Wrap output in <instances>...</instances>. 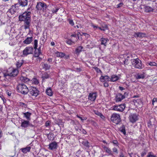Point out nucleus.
Instances as JSON below:
<instances>
[{"label":"nucleus","instance_id":"3c124183","mask_svg":"<svg viewBox=\"0 0 157 157\" xmlns=\"http://www.w3.org/2000/svg\"><path fill=\"white\" fill-rule=\"evenodd\" d=\"M77 117L78 118H79L82 121L84 120H86L87 119V118L85 117H81L78 115H77Z\"/></svg>","mask_w":157,"mask_h":157},{"label":"nucleus","instance_id":"39448f33","mask_svg":"<svg viewBox=\"0 0 157 157\" xmlns=\"http://www.w3.org/2000/svg\"><path fill=\"white\" fill-rule=\"evenodd\" d=\"M110 119L112 121L116 124H118L121 121L120 115L116 113L112 114Z\"/></svg>","mask_w":157,"mask_h":157},{"label":"nucleus","instance_id":"49530a36","mask_svg":"<svg viewBox=\"0 0 157 157\" xmlns=\"http://www.w3.org/2000/svg\"><path fill=\"white\" fill-rule=\"evenodd\" d=\"M157 102V98H154L152 100V105H154Z\"/></svg>","mask_w":157,"mask_h":157},{"label":"nucleus","instance_id":"423d86ee","mask_svg":"<svg viewBox=\"0 0 157 157\" xmlns=\"http://www.w3.org/2000/svg\"><path fill=\"white\" fill-rule=\"evenodd\" d=\"M47 6L46 4L43 2H38L36 8L38 10H42L43 12H45L46 10Z\"/></svg>","mask_w":157,"mask_h":157},{"label":"nucleus","instance_id":"5701e85b","mask_svg":"<svg viewBox=\"0 0 157 157\" xmlns=\"http://www.w3.org/2000/svg\"><path fill=\"white\" fill-rule=\"evenodd\" d=\"M144 8L145 12L147 13L152 12L153 10V9L152 8L148 6H144Z\"/></svg>","mask_w":157,"mask_h":157},{"label":"nucleus","instance_id":"338daca9","mask_svg":"<svg viewBox=\"0 0 157 157\" xmlns=\"http://www.w3.org/2000/svg\"><path fill=\"white\" fill-rule=\"evenodd\" d=\"M29 126H30V127H34V125L32 124H31L29 121Z\"/></svg>","mask_w":157,"mask_h":157},{"label":"nucleus","instance_id":"774afa93","mask_svg":"<svg viewBox=\"0 0 157 157\" xmlns=\"http://www.w3.org/2000/svg\"><path fill=\"white\" fill-rule=\"evenodd\" d=\"M58 124L60 127H61L63 126V124L62 123H58Z\"/></svg>","mask_w":157,"mask_h":157},{"label":"nucleus","instance_id":"412c9836","mask_svg":"<svg viewBox=\"0 0 157 157\" xmlns=\"http://www.w3.org/2000/svg\"><path fill=\"white\" fill-rule=\"evenodd\" d=\"M100 41L101 42V45H104L105 46L106 45L107 43L109 41V40L107 38H102L100 40Z\"/></svg>","mask_w":157,"mask_h":157},{"label":"nucleus","instance_id":"c85d7f7f","mask_svg":"<svg viewBox=\"0 0 157 157\" xmlns=\"http://www.w3.org/2000/svg\"><path fill=\"white\" fill-rule=\"evenodd\" d=\"M55 54L56 56L61 58L64 57L65 55V54L64 53L60 52H55Z\"/></svg>","mask_w":157,"mask_h":157},{"label":"nucleus","instance_id":"a18cd8bd","mask_svg":"<svg viewBox=\"0 0 157 157\" xmlns=\"http://www.w3.org/2000/svg\"><path fill=\"white\" fill-rule=\"evenodd\" d=\"M23 63L21 62H17L16 64V66L17 68L20 67L22 65Z\"/></svg>","mask_w":157,"mask_h":157},{"label":"nucleus","instance_id":"a211bd4d","mask_svg":"<svg viewBox=\"0 0 157 157\" xmlns=\"http://www.w3.org/2000/svg\"><path fill=\"white\" fill-rule=\"evenodd\" d=\"M109 77L107 75H105V76L101 75L100 78V81L101 82H104L109 81Z\"/></svg>","mask_w":157,"mask_h":157},{"label":"nucleus","instance_id":"6e6552de","mask_svg":"<svg viewBox=\"0 0 157 157\" xmlns=\"http://www.w3.org/2000/svg\"><path fill=\"white\" fill-rule=\"evenodd\" d=\"M33 49L32 47H27L24 49L23 52V55L24 56H26L28 55L33 54Z\"/></svg>","mask_w":157,"mask_h":157},{"label":"nucleus","instance_id":"58836bf2","mask_svg":"<svg viewBox=\"0 0 157 157\" xmlns=\"http://www.w3.org/2000/svg\"><path fill=\"white\" fill-rule=\"evenodd\" d=\"M59 9V8L58 7H55V9L53 8L52 10V12L53 13H56Z\"/></svg>","mask_w":157,"mask_h":157},{"label":"nucleus","instance_id":"20e7f679","mask_svg":"<svg viewBox=\"0 0 157 157\" xmlns=\"http://www.w3.org/2000/svg\"><path fill=\"white\" fill-rule=\"evenodd\" d=\"M131 61L132 65L134 67L139 69L143 68L142 62L139 59H133Z\"/></svg>","mask_w":157,"mask_h":157},{"label":"nucleus","instance_id":"72a5a7b5","mask_svg":"<svg viewBox=\"0 0 157 157\" xmlns=\"http://www.w3.org/2000/svg\"><path fill=\"white\" fill-rule=\"evenodd\" d=\"M49 77V75L47 73L45 72L43 74L42 76V78L43 79H47Z\"/></svg>","mask_w":157,"mask_h":157},{"label":"nucleus","instance_id":"a878e982","mask_svg":"<svg viewBox=\"0 0 157 157\" xmlns=\"http://www.w3.org/2000/svg\"><path fill=\"white\" fill-rule=\"evenodd\" d=\"M119 79V77L116 75H113L111 76L110 81L112 82H115Z\"/></svg>","mask_w":157,"mask_h":157},{"label":"nucleus","instance_id":"69168bd1","mask_svg":"<svg viewBox=\"0 0 157 157\" xmlns=\"http://www.w3.org/2000/svg\"><path fill=\"white\" fill-rule=\"evenodd\" d=\"M119 89L122 91L123 90H125V88H124V87H121V86H119Z\"/></svg>","mask_w":157,"mask_h":157},{"label":"nucleus","instance_id":"680f3d73","mask_svg":"<svg viewBox=\"0 0 157 157\" xmlns=\"http://www.w3.org/2000/svg\"><path fill=\"white\" fill-rule=\"evenodd\" d=\"M0 97L2 98V100H3V102L4 103H5L6 102V100L5 98L4 97H2L0 96Z\"/></svg>","mask_w":157,"mask_h":157},{"label":"nucleus","instance_id":"bf43d9fd","mask_svg":"<svg viewBox=\"0 0 157 157\" xmlns=\"http://www.w3.org/2000/svg\"><path fill=\"white\" fill-rule=\"evenodd\" d=\"M123 4L122 2H121L117 5V8H118L122 6Z\"/></svg>","mask_w":157,"mask_h":157},{"label":"nucleus","instance_id":"f257e3e1","mask_svg":"<svg viewBox=\"0 0 157 157\" xmlns=\"http://www.w3.org/2000/svg\"><path fill=\"white\" fill-rule=\"evenodd\" d=\"M31 13L30 11H25L19 16V21H24V27L25 29H29L30 26Z\"/></svg>","mask_w":157,"mask_h":157},{"label":"nucleus","instance_id":"b1692460","mask_svg":"<svg viewBox=\"0 0 157 157\" xmlns=\"http://www.w3.org/2000/svg\"><path fill=\"white\" fill-rule=\"evenodd\" d=\"M27 0H18V3L20 6H26L27 4Z\"/></svg>","mask_w":157,"mask_h":157},{"label":"nucleus","instance_id":"393cba45","mask_svg":"<svg viewBox=\"0 0 157 157\" xmlns=\"http://www.w3.org/2000/svg\"><path fill=\"white\" fill-rule=\"evenodd\" d=\"M83 49V47L80 46L77 47L75 49V53L77 55H79L80 52L82 51Z\"/></svg>","mask_w":157,"mask_h":157},{"label":"nucleus","instance_id":"e2e57ef3","mask_svg":"<svg viewBox=\"0 0 157 157\" xmlns=\"http://www.w3.org/2000/svg\"><path fill=\"white\" fill-rule=\"evenodd\" d=\"M104 85L105 87H107L109 86L107 82H105L104 84Z\"/></svg>","mask_w":157,"mask_h":157},{"label":"nucleus","instance_id":"1a4fd4ad","mask_svg":"<svg viewBox=\"0 0 157 157\" xmlns=\"http://www.w3.org/2000/svg\"><path fill=\"white\" fill-rule=\"evenodd\" d=\"M128 94L127 92H124V95L120 93H118L116 96V101L117 102L120 101L123 99L127 97Z\"/></svg>","mask_w":157,"mask_h":157},{"label":"nucleus","instance_id":"4c0bfd02","mask_svg":"<svg viewBox=\"0 0 157 157\" xmlns=\"http://www.w3.org/2000/svg\"><path fill=\"white\" fill-rule=\"evenodd\" d=\"M122 129L120 130V131L122 132L124 135L126 134V131L125 127L124 125H122L121 127Z\"/></svg>","mask_w":157,"mask_h":157},{"label":"nucleus","instance_id":"bb28decb","mask_svg":"<svg viewBox=\"0 0 157 157\" xmlns=\"http://www.w3.org/2000/svg\"><path fill=\"white\" fill-rule=\"evenodd\" d=\"M20 80L22 82L25 83H28L29 82H30V80L29 78L24 76L21 77L20 78Z\"/></svg>","mask_w":157,"mask_h":157},{"label":"nucleus","instance_id":"ddd939ff","mask_svg":"<svg viewBox=\"0 0 157 157\" xmlns=\"http://www.w3.org/2000/svg\"><path fill=\"white\" fill-rule=\"evenodd\" d=\"M102 147L105 151L109 155H113V154L111 149L105 145H102Z\"/></svg>","mask_w":157,"mask_h":157},{"label":"nucleus","instance_id":"13d9d810","mask_svg":"<svg viewBox=\"0 0 157 157\" xmlns=\"http://www.w3.org/2000/svg\"><path fill=\"white\" fill-rule=\"evenodd\" d=\"M95 69L97 72H101V73H102L101 71L99 68H98L97 67H96L95 68Z\"/></svg>","mask_w":157,"mask_h":157},{"label":"nucleus","instance_id":"09e8293b","mask_svg":"<svg viewBox=\"0 0 157 157\" xmlns=\"http://www.w3.org/2000/svg\"><path fill=\"white\" fill-rule=\"evenodd\" d=\"M38 54L35 53L34 55V56L36 58L37 57H38L41 54L40 51V50H39V48L38 49Z\"/></svg>","mask_w":157,"mask_h":157},{"label":"nucleus","instance_id":"0eeeda50","mask_svg":"<svg viewBox=\"0 0 157 157\" xmlns=\"http://www.w3.org/2000/svg\"><path fill=\"white\" fill-rule=\"evenodd\" d=\"M29 95L30 96L36 97L39 94V91L36 87H32L29 90Z\"/></svg>","mask_w":157,"mask_h":157},{"label":"nucleus","instance_id":"4468645a","mask_svg":"<svg viewBox=\"0 0 157 157\" xmlns=\"http://www.w3.org/2000/svg\"><path fill=\"white\" fill-rule=\"evenodd\" d=\"M134 77L136 79H143L145 78L144 73H137L134 75Z\"/></svg>","mask_w":157,"mask_h":157},{"label":"nucleus","instance_id":"dca6fc26","mask_svg":"<svg viewBox=\"0 0 157 157\" xmlns=\"http://www.w3.org/2000/svg\"><path fill=\"white\" fill-rule=\"evenodd\" d=\"M23 115V117L25 118L28 121H30L31 120V116L32 115V113L29 112H27L26 113H22Z\"/></svg>","mask_w":157,"mask_h":157},{"label":"nucleus","instance_id":"603ef678","mask_svg":"<svg viewBox=\"0 0 157 157\" xmlns=\"http://www.w3.org/2000/svg\"><path fill=\"white\" fill-rule=\"evenodd\" d=\"M68 21L69 24L71 25H74V23L72 20H71L70 19L68 20Z\"/></svg>","mask_w":157,"mask_h":157},{"label":"nucleus","instance_id":"c756f323","mask_svg":"<svg viewBox=\"0 0 157 157\" xmlns=\"http://www.w3.org/2000/svg\"><path fill=\"white\" fill-rule=\"evenodd\" d=\"M46 92L47 94L49 96H51L53 95V92L51 88H48L46 90Z\"/></svg>","mask_w":157,"mask_h":157},{"label":"nucleus","instance_id":"aec40b11","mask_svg":"<svg viewBox=\"0 0 157 157\" xmlns=\"http://www.w3.org/2000/svg\"><path fill=\"white\" fill-rule=\"evenodd\" d=\"M92 26L94 28H98L99 29L102 31H105L106 30L108 29V26L107 25H104V26L103 27V28L105 29H102L101 27H98V26H96L94 25L93 24L92 25Z\"/></svg>","mask_w":157,"mask_h":157},{"label":"nucleus","instance_id":"f03ea898","mask_svg":"<svg viewBox=\"0 0 157 157\" xmlns=\"http://www.w3.org/2000/svg\"><path fill=\"white\" fill-rule=\"evenodd\" d=\"M18 73V70L12 67L9 68L7 71L4 74V76L6 78L7 76L15 77Z\"/></svg>","mask_w":157,"mask_h":157},{"label":"nucleus","instance_id":"864d4df0","mask_svg":"<svg viewBox=\"0 0 157 157\" xmlns=\"http://www.w3.org/2000/svg\"><path fill=\"white\" fill-rule=\"evenodd\" d=\"M113 152L117 154L118 153V150L116 147H114L113 148Z\"/></svg>","mask_w":157,"mask_h":157},{"label":"nucleus","instance_id":"7c9ffc66","mask_svg":"<svg viewBox=\"0 0 157 157\" xmlns=\"http://www.w3.org/2000/svg\"><path fill=\"white\" fill-rule=\"evenodd\" d=\"M17 4H15L14 6H11L10 10V11H13V12H15L17 11L18 10V7H16V6Z\"/></svg>","mask_w":157,"mask_h":157},{"label":"nucleus","instance_id":"f704fd0d","mask_svg":"<svg viewBox=\"0 0 157 157\" xmlns=\"http://www.w3.org/2000/svg\"><path fill=\"white\" fill-rule=\"evenodd\" d=\"M30 82L35 85L38 84L39 83V81L35 78H33L32 79L30 80Z\"/></svg>","mask_w":157,"mask_h":157},{"label":"nucleus","instance_id":"37998d69","mask_svg":"<svg viewBox=\"0 0 157 157\" xmlns=\"http://www.w3.org/2000/svg\"><path fill=\"white\" fill-rule=\"evenodd\" d=\"M148 63L150 66H157V63L154 62H150Z\"/></svg>","mask_w":157,"mask_h":157},{"label":"nucleus","instance_id":"6e6d98bb","mask_svg":"<svg viewBox=\"0 0 157 157\" xmlns=\"http://www.w3.org/2000/svg\"><path fill=\"white\" fill-rule=\"evenodd\" d=\"M119 157H125L122 152L120 153Z\"/></svg>","mask_w":157,"mask_h":157},{"label":"nucleus","instance_id":"2f4dec72","mask_svg":"<svg viewBox=\"0 0 157 157\" xmlns=\"http://www.w3.org/2000/svg\"><path fill=\"white\" fill-rule=\"evenodd\" d=\"M43 67L45 70H49L50 68V65L47 63H44L42 64Z\"/></svg>","mask_w":157,"mask_h":157},{"label":"nucleus","instance_id":"4d7b16f0","mask_svg":"<svg viewBox=\"0 0 157 157\" xmlns=\"http://www.w3.org/2000/svg\"><path fill=\"white\" fill-rule=\"evenodd\" d=\"M41 59H42V58H40L39 56L37 57L36 58V61L37 62H40V61H41Z\"/></svg>","mask_w":157,"mask_h":157},{"label":"nucleus","instance_id":"ea45409f","mask_svg":"<svg viewBox=\"0 0 157 157\" xmlns=\"http://www.w3.org/2000/svg\"><path fill=\"white\" fill-rule=\"evenodd\" d=\"M45 126L46 127H51V121H47L45 123Z\"/></svg>","mask_w":157,"mask_h":157},{"label":"nucleus","instance_id":"9b49d317","mask_svg":"<svg viewBox=\"0 0 157 157\" xmlns=\"http://www.w3.org/2000/svg\"><path fill=\"white\" fill-rule=\"evenodd\" d=\"M129 119L131 122L135 123L138 120V116L135 113H131L129 116Z\"/></svg>","mask_w":157,"mask_h":157},{"label":"nucleus","instance_id":"9d476101","mask_svg":"<svg viewBox=\"0 0 157 157\" xmlns=\"http://www.w3.org/2000/svg\"><path fill=\"white\" fill-rule=\"evenodd\" d=\"M124 104H121L117 105H114L113 106L112 110L119 112L123 111L125 108Z\"/></svg>","mask_w":157,"mask_h":157},{"label":"nucleus","instance_id":"8fccbe9b","mask_svg":"<svg viewBox=\"0 0 157 157\" xmlns=\"http://www.w3.org/2000/svg\"><path fill=\"white\" fill-rule=\"evenodd\" d=\"M151 152L149 153L147 155V157H156L155 155L151 154Z\"/></svg>","mask_w":157,"mask_h":157},{"label":"nucleus","instance_id":"c9c22d12","mask_svg":"<svg viewBox=\"0 0 157 157\" xmlns=\"http://www.w3.org/2000/svg\"><path fill=\"white\" fill-rule=\"evenodd\" d=\"M83 145L87 148L90 147V144L88 141L86 140H84L82 143Z\"/></svg>","mask_w":157,"mask_h":157},{"label":"nucleus","instance_id":"e433bc0d","mask_svg":"<svg viewBox=\"0 0 157 157\" xmlns=\"http://www.w3.org/2000/svg\"><path fill=\"white\" fill-rule=\"evenodd\" d=\"M95 113L97 115L103 119L104 118V116L100 112L98 111H95Z\"/></svg>","mask_w":157,"mask_h":157},{"label":"nucleus","instance_id":"cd10ccee","mask_svg":"<svg viewBox=\"0 0 157 157\" xmlns=\"http://www.w3.org/2000/svg\"><path fill=\"white\" fill-rule=\"evenodd\" d=\"M31 148L30 147L27 146L25 148L21 149V150L23 153H26L30 151Z\"/></svg>","mask_w":157,"mask_h":157},{"label":"nucleus","instance_id":"0e129e2a","mask_svg":"<svg viewBox=\"0 0 157 157\" xmlns=\"http://www.w3.org/2000/svg\"><path fill=\"white\" fill-rule=\"evenodd\" d=\"M128 154L130 157H134V155L132 153H129Z\"/></svg>","mask_w":157,"mask_h":157},{"label":"nucleus","instance_id":"de8ad7c7","mask_svg":"<svg viewBox=\"0 0 157 157\" xmlns=\"http://www.w3.org/2000/svg\"><path fill=\"white\" fill-rule=\"evenodd\" d=\"M113 143L114 144L116 145V146H118V143L117 140H114L113 141Z\"/></svg>","mask_w":157,"mask_h":157},{"label":"nucleus","instance_id":"79ce46f5","mask_svg":"<svg viewBox=\"0 0 157 157\" xmlns=\"http://www.w3.org/2000/svg\"><path fill=\"white\" fill-rule=\"evenodd\" d=\"M38 41L36 40H34V48L36 50L37 48Z\"/></svg>","mask_w":157,"mask_h":157},{"label":"nucleus","instance_id":"c03bdc74","mask_svg":"<svg viewBox=\"0 0 157 157\" xmlns=\"http://www.w3.org/2000/svg\"><path fill=\"white\" fill-rule=\"evenodd\" d=\"M71 37H73L75 38V39L73 40L75 41L76 42L78 40V39L77 37V35L76 34H72L71 36Z\"/></svg>","mask_w":157,"mask_h":157},{"label":"nucleus","instance_id":"f8f14e48","mask_svg":"<svg viewBox=\"0 0 157 157\" xmlns=\"http://www.w3.org/2000/svg\"><path fill=\"white\" fill-rule=\"evenodd\" d=\"M97 97V93L95 92L90 93L88 96V99L92 101H94Z\"/></svg>","mask_w":157,"mask_h":157},{"label":"nucleus","instance_id":"2eb2a0df","mask_svg":"<svg viewBox=\"0 0 157 157\" xmlns=\"http://www.w3.org/2000/svg\"><path fill=\"white\" fill-rule=\"evenodd\" d=\"M21 121V127L26 128L29 127V121L22 120Z\"/></svg>","mask_w":157,"mask_h":157},{"label":"nucleus","instance_id":"6ab92c4d","mask_svg":"<svg viewBox=\"0 0 157 157\" xmlns=\"http://www.w3.org/2000/svg\"><path fill=\"white\" fill-rule=\"evenodd\" d=\"M134 36L135 37L142 38L145 37L146 34L141 32H138L135 33Z\"/></svg>","mask_w":157,"mask_h":157},{"label":"nucleus","instance_id":"052dcab7","mask_svg":"<svg viewBox=\"0 0 157 157\" xmlns=\"http://www.w3.org/2000/svg\"><path fill=\"white\" fill-rule=\"evenodd\" d=\"M146 154V153L145 151L142 152L141 153V156L142 157H143Z\"/></svg>","mask_w":157,"mask_h":157},{"label":"nucleus","instance_id":"7ed1b4c3","mask_svg":"<svg viewBox=\"0 0 157 157\" xmlns=\"http://www.w3.org/2000/svg\"><path fill=\"white\" fill-rule=\"evenodd\" d=\"M16 88L18 92L23 94H26L29 90L27 86L24 84H19Z\"/></svg>","mask_w":157,"mask_h":157},{"label":"nucleus","instance_id":"4be33fe9","mask_svg":"<svg viewBox=\"0 0 157 157\" xmlns=\"http://www.w3.org/2000/svg\"><path fill=\"white\" fill-rule=\"evenodd\" d=\"M33 40L32 37H27L26 39L23 41L24 44H30Z\"/></svg>","mask_w":157,"mask_h":157},{"label":"nucleus","instance_id":"f3484780","mask_svg":"<svg viewBox=\"0 0 157 157\" xmlns=\"http://www.w3.org/2000/svg\"><path fill=\"white\" fill-rule=\"evenodd\" d=\"M57 147V143L55 142H52L49 145V148L51 150L56 149Z\"/></svg>","mask_w":157,"mask_h":157},{"label":"nucleus","instance_id":"473e14b6","mask_svg":"<svg viewBox=\"0 0 157 157\" xmlns=\"http://www.w3.org/2000/svg\"><path fill=\"white\" fill-rule=\"evenodd\" d=\"M66 43L69 45H72L75 43V42L72 39L67 40L66 41Z\"/></svg>","mask_w":157,"mask_h":157},{"label":"nucleus","instance_id":"a19ab883","mask_svg":"<svg viewBox=\"0 0 157 157\" xmlns=\"http://www.w3.org/2000/svg\"><path fill=\"white\" fill-rule=\"evenodd\" d=\"M19 105L22 107H24L25 108H26L27 106V104L24 103L22 102H20L19 103Z\"/></svg>","mask_w":157,"mask_h":157},{"label":"nucleus","instance_id":"5fc2aeb1","mask_svg":"<svg viewBox=\"0 0 157 157\" xmlns=\"http://www.w3.org/2000/svg\"><path fill=\"white\" fill-rule=\"evenodd\" d=\"M135 101L139 104H141L142 103L141 100L140 99H137Z\"/></svg>","mask_w":157,"mask_h":157}]
</instances>
